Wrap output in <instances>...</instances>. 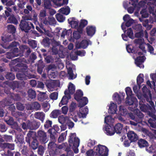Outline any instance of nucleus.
Segmentation results:
<instances>
[{"instance_id":"obj_62","label":"nucleus","mask_w":156,"mask_h":156,"mask_svg":"<svg viewBox=\"0 0 156 156\" xmlns=\"http://www.w3.org/2000/svg\"><path fill=\"white\" fill-rule=\"evenodd\" d=\"M39 16L40 18L42 20L43 18H44L46 16V9H44L41 10L39 14Z\"/></svg>"},{"instance_id":"obj_34","label":"nucleus","mask_w":156,"mask_h":156,"mask_svg":"<svg viewBox=\"0 0 156 156\" xmlns=\"http://www.w3.org/2000/svg\"><path fill=\"white\" fill-rule=\"evenodd\" d=\"M51 2V1L50 0H44L43 4V6L44 7V9H47L51 8L52 5Z\"/></svg>"},{"instance_id":"obj_54","label":"nucleus","mask_w":156,"mask_h":156,"mask_svg":"<svg viewBox=\"0 0 156 156\" xmlns=\"http://www.w3.org/2000/svg\"><path fill=\"white\" fill-rule=\"evenodd\" d=\"M140 14L142 18H146L149 16V14L145 9H142L140 12Z\"/></svg>"},{"instance_id":"obj_53","label":"nucleus","mask_w":156,"mask_h":156,"mask_svg":"<svg viewBox=\"0 0 156 156\" xmlns=\"http://www.w3.org/2000/svg\"><path fill=\"white\" fill-rule=\"evenodd\" d=\"M81 33L80 32L77 28V31H74L73 32V37L76 39H78L80 37V34Z\"/></svg>"},{"instance_id":"obj_47","label":"nucleus","mask_w":156,"mask_h":156,"mask_svg":"<svg viewBox=\"0 0 156 156\" xmlns=\"http://www.w3.org/2000/svg\"><path fill=\"white\" fill-rule=\"evenodd\" d=\"M67 131H66L65 132L62 133L59 136L58 139V142H61L63 141L66 139V136L67 135Z\"/></svg>"},{"instance_id":"obj_42","label":"nucleus","mask_w":156,"mask_h":156,"mask_svg":"<svg viewBox=\"0 0 156 156\" xmlns=\"http://www.w3.org/2000/svg\"><path fill=\"white\" fill-rule=\"evenodd\" d=\"M29 97L31 99H34L35 98L36 94V91L34 90L30 89H29L27 91Z\"/></svg>"},{"instance_id":"obj_51","label":"nucleus","mask_w":156,"mask_h":156,"mask_svg":"<svg viewBox=\"0 0 156 156\" xmlns=\"http://www.w3.org/2000/svg\"><path fill=\"white\" fill-rule=\"evenodd\" d=\"M31 106L33 109L37 110H40L41 108L40 104L37 102H34L32 103Z\"/></svg>"},{"instance_id":"obj_23","label":"nucleus","mask_w":156,"mask_h":156,"mask_svg":"<svg viewBox=\"0 0 156 156\" xmlns=\"http://www.w3.org/2000/svg\"><path fill=\"white\" fill-rule=\"evenodd\" d=\"M117 110V105L114 103H112L110 104L108 112L110 114H114L116 113Z\"/></svg>"},{"instance_id":"obj_25","label":"nucleus","mask_w":156,"mask_h":156,"mask_svg":"<svg viewBox=\"0 0 156 156\" xmlns=\"http://www.w3.org/2000/svg\"><path fill=\"white\" fill-rule=\"evenodd\" d=\"M83 95V92L80 90H78L74 94V98L76 101H79Z\"/></svg>"},{"instance_id":"obj_29","label":"nucleus","mask_w":156,"mask_h":156,"mask_svg":"<svg viewBox=\"0 0 156 156\" xmlns=\"http://www.w3.org/2000/svg\"><path fill=\"white\" fill-rule=\"evenodd\" d=\"M38 140L36 138L34 139L32 141L31 143H30V145H29L33 149H36L39 146V143Z\"/></svg>"},{"instance_id":"obj_41","label":"nucleus","mask_w":156,"mask_h":156,"mask_svg":"<svg viewBox=\"0 0 156 156\" xmlns=\"http://www.w3.org/2000/svg\"><path fill=\"white\" fill-rule=\"evenodd\" d=\"M9 99L18 101L20 100L21 98L19 94L12 93Z\"/></svg>"},{"instance_id":"obj_17","label":"nucleus","mask_w":156,"mask_h":156,"mask_svg":"<svg viewBox=\"0 0 156 156\" xmlns=\"http://www.w3.org/2000/svg\"><path fill=\"white\" fill-rule=\"evenodd\" d=\"M135 121L137 123H140L142 121L144 115L139 110H137L135 114Z\"/></svg>"},{"instance_id":"obj_33","label":"nucleus","mask_w":156,"mask_h":156,"mask_svg":"<svg viewBox=\"0 0 156 156\" xmlns=\"http://www.w3.org/2000/svg\"><path fill=\"white\" fill-rule=\"evenodd\" d=\"M61 111L58 110H55L53 111L50 114V117L51 118H57L61 114Z\"/></svg>"},{"instance_id":"obj_9","label":"nucleus","mask_w":156,"mask_h":156,"mask_svg":"<svg viewBox=\"0 0 156 156\" xmlns=\"http://www.w3.org/2000/svg\"><path fill=\"white\" fill-rule=\"evenodd\" d=\"M19 51L18 48H12L10 51L5 54L6 57L9 59H11L15 57L18 56H19V54H18Z\"/></svg>"},{"instance_id":"obj_11","label":"nucleus","mask_w":156,"mask_h":156,"mask_svg":"<svg viewBox=\"0 0 156 156\" xmlns=\"http://www.w3.org/2000/svg\"><path fill=\"white\" fill-rule=\"evenodd\" d=\"M9 109L11 111V114L12 116L16 118L19 119L20 116L23 115V113L21 112L15 111V106L14 105L11 106L9 107Z\"/></svg>"},{"instance_id":"obj_14","label":"nucleus","mask_w":156,"mask_h":156,"mask_svg":"<svg viewBox=\"0 0 156 156\" xmlns=\"http://www.w3.org/2000/svg\"><path fill=\"white\" fill-rule=\"evenodd\" d=\"M7 22L9 23H13L15 25H17L19 23L17 16L13 14H11L8 18Z\"/></svg>"},{"instance_id":"obj_10","label":"nucleus","mask_w":156,"mask_h":156,"mask_svg":"<svg viewBox=\"0 0 156 156\" xmlns=\"http://www.w3.org/2000/svg\"><path fill=\"white\" fill-rule=\"evenodd\" d=\"M146 59L144 55L137 57L135 59V64L137 67L140 68H143L144 66L143 63Z\"/></svg>"},{"instance_id":"obj_26","label":"nucleus","mask_w":156,"mask_h":156,"mask_svg":"<svg viewBox=\"0 0 156 156\" xmlns=\"http://www.w3.org/2000/svg\"><path fill=\"white\" fill-rule=\"evenodd\" d=\"M54 131L55 130L53 129L50 128L48 130V132L50 134V139L53 141H56V133L54 132Z\"/></svg>"},{"instance_id":"obj_20","label":"nucleus","mask_w":156,"mask_h":156,"mask_svg":"<svg viewBox=\"0 0 156 156\" xmlns=\"http://www.w3.org/2000/svg\"><path fill=\"white\" fill-rule=\"evenodd\" d=\"M34 133V132L30 131L27 135V136L25 138V141L29 145H30L31 141L33 140L34 138H36L33 136V134Z\"/></svg>"},{"instance_id":"obj_44","label":"nucleus","mask_w":156,"mask_h":156,"mask_svg":"<svg viewBox=\"0 0 156 156\" xmlns=\"http://www.w3.org/2000/svg\"><path fill=\"white\" fill-rule=\"evenodd\" d=\"M19 87V83L17 81H14L12 83L11 88L13 90L17 91Z\"/></svg>"},{"instance_id":"obj_52","label":"nucleus","mask_w":156,"mask_h":156,"mask_svg":"<svg viewBox=\"0 0 156 156\" xmlns=\"http://www.w3.org/2000/svg\"><path fill=\"white\" fill-rule=\"evenodd\" d=\"M16 106L17 109L20 111H23L25 108L23 104L19 102L16 103Z\"/></svg>"},{"instance_id":"obj_21","label":"nucleus","mask_w":156,"mask_h":156,"mask_svg":"<svg viewBox=\"0 0 156 156\" xmlns=\"http://www.w3.org/2000/svg\"><path fill=\"white\" fill-rule=\"evenodd\" d=\"M88 44L87 40H83L80 42L77 43L76 44V47L77 48H86Z\"/></svg>"},{"instance_id":"obj_7","label":"nucleus","mask_w":156,"mask_h":156,"mask_svg":"<svg viewBox=\"0 0 156 156\" xmlns=\"http://www.w3.org/2000/svg\"><path fill=\"white\" fill-rule=\"evenodd\" d=\"M137 99L134 97L132 96L129 97H127L125 103L126 105H132V109L131 110H134L137 106Z\"/></svg>"},{"instance_id":"obj_61","label":"nucleus","mask_w":156,"mask_h":156,"mask_svg":"<svg viewBox=\"0 0 156 156\" xmlns=\"http://www.w3.org/2000/svg\"><path fill=\"white\" fill-rule=\"evenodd\" d=\"M126 34L129 38L131 39L133 38V31L131 28L127 29Z\"/></svg>"},{"instance_id":"obj_19","label":"nucleus","mask_w":156,"mask_h":156,"mask_svg":"<svg viewBox=\"0 0 156 156\" xmlns=\"http://www.w3.org/2000/svg\"><path fill=\"white\" fill-rule=\"evenodd\" d=\"M88 23L87 21L85 20H81L79 23L78 30L80 33H82L83 28Z\"/></svg>"},{"instance_id":"obj_36","label":"nucleus","mask_w":156,"mask_h":156,"mask_svg":"<svg viewBox=\"0 0 156 156\" xmlns=\"http://www.w3.org/2000/svg\"><path fill=\"white\" fill-rule=\"evenodd\" d=\"M5 76V78L8 80H13L15 79V74L11 72H6Z\"/></svg>"},{"instance_id":"obj_12","label":"nucleus","mask_w":156,"mask_h":156,"mask_svg":"<svg viewBox=\"0 0 156 156\" xmlns=\"http://www.w3.org/2000/svg\"><path fill=\"white\" fill-rule=\"evenodd\" d=\"M16 67L20 68V71L22 73H28L27 72L29 70L28 66L25 64H23L22 62L19 63L17 64L15 66L14 68L15 71H17V70L15 68Z\"/></svg>"},{"instance_id":"obj_64","label":"nucleus","mask_w":156,"mask_h":156,"mask_svg":"<svg viewBox=\"0 0 156 156\" xmlns=\"http://www.w3.org/2000/svg\"><path fill=\"white\" fill-rule=\"evenodd\" d=\"M125 91L126 95L127 97H129L132 96V91L130 87H127L125 89Z\"/></svg>"},{"instance_id":"obj_43","label":"nucleus","mask_w":156,"mask_h":156,"mask_svg":"<svg viewBox=\"0 0 156 156\" xmlns=\"http://www.w3.org/2000/svg\"><path fill=\"white\" fill-rule=\"evenodd\" d=\"M143 75L141 74H140L137 76L136 79V82L138 86H140L142 83L143 82Z\"/></svg>"},{"instance_id":"obj_5","label":"nucleus","mask_w":156,"mask_h":156,"mask_svg":"<svg viewBox=\"0 0 156 156\" xmlns=\"http://www.w3.org/2000/svg\"><path fill=\"white\" fill-rule=\"evenodd\" d=\"M96 156H108V149L105 146L99 144L97 146L94 147Z\"/></svg>"},{"instance_id":"obj_50","label":"nucleus","mask_w":156,"mask_h":156,"mask_svg":"<svg viewBox=\"0 0 156 156\" xmlns=\"http://www.w3.org/2000/svg\"><path fill=\"white\" fill-rule=\"evenodd\" d=\"M28 44L32 48H35L37 47V42L36 40H31L29 41Z\"/></svg>"},{"instance_id":"obj_59","label":"nucleus","mask_w":156,"mask_h":156,"mask_svg":"<svg viewBox=\"0 0 156 156\" xmlns=\"http://www.w3.org/2000/svg\"><path fill=\"white\" fill-rule=\"evenodd\" d=\"M133 28L135 30V32L142 31V26L141 24L135 25L133 27Z\"/></svg>"},{"instance_id":"obj_60","label":"nucleus","mask_w":156,"mask_h":156,"mask_svg":"<svg viewBox=\"0 0 156 156\" xmlns=\"http://www.w3.org/2000/svg\"><path fill=\"white\" fill-rule=\"evenodd\" d=\"M66 117H65L63 115L59 116L58 118V120L59 123L61 124H63L66 121Z\"/></svg>"},{"instance_id":"obj_38","label":"nucleus","mask_w":156,"mask_h":156,"mask_svg":"<svg viewBox=\"0 0 156 156\" xmlns=\"http://www.w3.org/2000/svg\"><path fill=\"white\" fill-rule=\"evenodd\" d=\"M41 44L44 47L48 48L50 44V39L48 37L44 38L43 39Z\"/></svg>"},{"instance_id":"obj_30","label":"nucleus","mask_w":156,"mask_h":156,"mask_svg":"<svg viewBox=\"0 0 156 156\" xmlns=\"http://www.w3.org/2000/svg\"><path fill=\"white\" fill-rule=\"evenodd\" d=\"M48 97V95L45 93L40 92L38 94V99L40 101H43L44 100L47 99Z\"/></svg>"},{"instance_id":"obj_32","label":"nucleus","mask_w":156,"mask_h":156,"mask_svg":"<svg viewBox=\"0 0 156 156\" xmlns=\"http://www.w3.org/2000/svg\"><path fill=\"white\" fill-rule=\"evenodd\" d=\"M138 144L139 147L140 148L147 147L148 145V143L147 141L142 139L139 140Z\"/></svg>"},{"instance_id":"obj_1","label":"nucleus","mask_w":156,"mask_h":156,"mask_svg":"<svg viewBox=\"0 0 156 156\" xmlns=\"http://www.w3.org/2000/svg\"><path fill=\"white\" fill-rule=\"evenodd\" d=\"M143 92L142 96L144 98L143 99L142 97L138 96L140 99L139 101V108L140 109L144 112H149V116L151 117L149 119L148 122L150 126L152 128L156 127V115L152 113H151L149 110L154 112L156 110L155 106L152 101V95L151 92L147 88L144 89V87L142 88Z\"/></svg>"},{"instance_id":"obj_13","label":"nucleus","mask_w":156,"mask_h":156,"mask_svg":"<svg viewBox=\"0 0 156 156\" xmlns=\"http://www.w3.org/2000/svg\"><path fill=\"white\" fill-rule=\"evenodd\" d=\"M127 137L131 142H135L138 139L137 135L133 131H129L127 133Z\"/></svg>"},{"instance_id":"obj_24","label":"nucleus","mask_w":156,"mask_h":156,"mask_svg":"<svg viewBox=\"0 0 156 156\" xmlns=\"http://www.w3.org/2000/svg\"><path fill=\"white\" fill-rule=\"evenodd\" d=\"M45 116V114L43 112H36L34 114L35 118L40 120L42 122H44Z\"/></svg>"},{"instance_id":"obj_46","label":"nucleus","mask_w":156,"mask_h":156,"mask_svg":"<svg viewBox=\"0 0 156 156\" xmlns=\"http://www.w3.org/2000/svg\"><path fill=\"white\" fill-rule=\"evenodd\" d=\"M69 93L73 94L75 91V88L74 84L70 82L69 83L68 87Z\"/></svg>"},{"instance_id":"obj_45","label":"nucleus","mask_w":156,"mask_h":156,"mask_svg":"<svg viewBox=\"0 0 156 156\" xmlns=\"http://www.w3.org/2000/svg\"><path fill=\"white\" fill-rule=\"evenodd\" d=\"M59 10L60 12L66 15H68L70 12V9L69 7L68 8H62Z\"/></svg>"},{"instance_id":"obj_15","label":"nucleus","mask_w":156,"mask_h":156,"mask_svg":"<svg viewBox=\"0 0 156 156\" xmlns=\"http://www.w3.org/2000/svg\"><path fill=\"white\" fill-rule=\"evenodd\" d=\"M69 23L71 25L72 28H76L78 27V21H76L75 17L69 18L68 20Z\"/></svg>"},{"instance_id":"obj_31","label":"nucleus","mask_w":156,"mask_h":156,"mask_svg":"<svg viewBox=\"0 0 156 156\" xmlns=\"http://www.w3.org/2000/svg\"><path fill=\"white\" fill-rule=\"evenodd\" d=\"M122 127L123 125L121 123L117 124L115 126H114L115 133H116L117 134L121 133Z\"/></svg>"},{"instance_id":"obj_22","label":"nucleus","mask_w":156,"mask_h":156,"mask_svg":"<svg viewBox=\"0 0 156 156\" xmlns=\"http://www.w3.org/2000/svg\"><path fill=\"white\" fill-rule=\"evenodd\" d=\"M86 29L87 34L88 36H93L96 31V27L92 26H87Z\"/></svg>"},{"instance_id":"obj_8","label":"nucleus","mask_w":156,"mask_h":156,"mask_svg":"<svg viewBox=\"0 0 156 156\" xmlns=\"http://www.w3.org/2000/svg\"><path fill=\"white\" fill-rule=\"evenodd\" d=\"M16 77L17 79L20 80H24L28 79L35 78L36 76L34 75L28 73H22L16 74Z\"/></svg>"},{"instance_id":"obj_57","label":"nucleus","mask_w":156,"mask_h":156,"mask_svg":"<svg viewBox=\"0 0 156 156\" xmlns=\"http://www.w3.org/2000/svg\"><path fill=\"white\" fill-rule=\"evenodd\" d=\"M76 108V104L73 102H72L69 107V112H73L75 110Z\"/></svg>"},{"instance_id":"obj_37","label":"nucleus","mask_w":156,"mask_h":156,"mask_svg":"<svg viewBox=\"0 0 156 156\" xmlns=\"http://www.w3.org/2000/svg\"><path fill=\"white\" fill-rule=\"evenodd\" d=\"M113 100L118 104H120L122 101V98L119 94L117 93H114L113 96Z\"/></svg>"},{"instance_id":"obj_27","label":"nucleus","mask_w":156,"mask_h":156,"mask_svg":"<svg viewBox=\"0 0 156 156\" xmlns=\"http://www.w3.org/2000/svg\"><path fill=\"white\" fill-rule=\"evenodd\" d=\"M79 102V107L80 108H82L88 103V99L86 97H83L80 99Z\"/></svg>"},{"instance_id":"obj_55","label":"nucleus","mask_w":156,"mask_h":156,"mask_svg":"<svg viewBox=\"0 0 156 156\" xmlns=\"http://www.w3.org/2000/svg\"><path fill=\"white\" fill-rule=\"evenodd\" d=\"M7 153L8 156H20V154L18 152H15V151L12 152L10 150H8Z\"/></svg>"},{"instance_id":"obj_35","label":"nucleus","mask_w":156,"mask_h":156,"mask_svg":"<svg viewBox=\"0 0 156 156\" xmlns=\"http://www.w3.org/2000/svg\"><path fill=\"white\" fill-rule=\"evenodd\" d=\"M127 51L129 53H132L136 54L137 53V50L135 49L134 46L131 45H128L126 46Z\"/></svg>"},{"instance_id":"obj_18","label":"nucleus","mask_w":156,"mask_h":156,"mask_svg":"<svg viewBox=\"0 0 156 156\" xmlns=\"http://www.w3.org/2000/svg\"><path fill=\"white\" fill-rule=\"evenodd\" d=\"M105 130L106 134L108 135L111 136L115 133L113 125H108L106 126Z\"/></svg>"},{"instance_id":"obj_6","label":"nucleus","mask_w":156,"mask_h":156,"mask_svg":"<svg viewBox=\"0 0 156 156\" xmlns=\"http://www.w3.org/2000/svg\"><path fill=\"white\" fill-rule=\"evenodd\" d=\"M37 139L41 144H45L48 141V136L44 131L39 130L37 132Z\"/></svg>"},{"instance_id":"obj_16","label":"nucleus","mask_w":156,"mask_h":156,"mask_svg":"<svg viewBox=\"0 0 156 156\" xmlns=\"http://www.w3.org/2000/svg\"><path fill=\"white\" fill-rule=\"evenodd\" d=\"M45 62L47 64L53 63L54 61V58L51 55H47V53L42 54Z\"/></svg>"},{"instance_id":"obj_28","label":"nucleus","mask_w":156,"mask_h":156,"mask_svg":"<svg viewBox=\"0 0 156 156\" xmlns=\"http://www.w3.org/2000/svg\"><path fill=\"white\" fill-rule=\"evenodd\" d=\"M119 112L121 115L127 116L128 113V110L125 107L121 105L119 107Z\"/></svg>"},{"instance_id":"obj_4","label":"nucleus","mask_w":156,"mask_h":156,"mask_svg":"<svg viewBox=\"0 0 156 156\" xmlns=\"http://www.w3.org/2000/svg\"><path fill=\"white\" fill-rule=\"evenodd\" d=\"M21 125L23 129H28L31 130H35L40 127L41 123L40 122L35 120L32 121L28 120L25 122H23Z\"/></svg>"},{"instance_id":"obj_58","label":"nucleus","mask_w":156,"mask_h":156,"mask_svg":"<svg viewBox=\"0 0 156 156\" xmlns=\"http://www.w3.org/2000/svg\"><path fill=\"white\" fill-rule=\"evenodd\" d=\"M37 153L38 154L42 155L44 152L45 148L42 145H40L38 146Z\"/></svg>"},{"instance_id":"obj_56","label":"nucleus","mask_w":156,"mask_h":156,"mask_svg":"<svg viewBox=\"0 0 156 156\" xmlns=\"http://www.w3.org/2000/svg\"><path fill=\"white\" fill-rule=\"evenodd\" d=\"M52 124V121H51L49 120H47L44 125V129H48L51 127Z\"/></svg>"},{"instance_id":"obj_3","label":"nucleus","mask_w":156,"mask_h":156,"mask_svg":"<svg viewBox=\"0 0 156 156\" xmlns=\"http://www.w3.org/2000/svg\"><path fill=\"white\" fill-rule=\"evenodd\" d=\"M30 20L28 17H25L23 20H21L19 24V27L22 31L28 33L32 28L33 29L34 28V25L29 21Z\"/></svg>"},{"instance_id":"obj_49","label":"nucleus","mask_w":156,"mask_h":156,"mask_svg":"<svg viewBox=\"0 0 156 156\" xmlns=\"http://www.w3.org/2000/svg\"><path fill=\"white\" fill-rule=\"evenodd\" d=\"M56 17L57 21L60 22H62L65 20V17L60 13H57L56 15Z\"/></svg>"},{"instance_id":"obj_2","label":"nucleus","mask_w":156,"mask_h":156,"mask_svg":"<svg viewBox=\"0 0 156 156\" xmlns=\"http://www.w3.org/2000/svg\"><path fill=\"white\" fill-rule=\"evenodd\" d=\"M68 142L70 148L74 150L75 153H77L78 149L77 148L79 145L80 140L76 137L75 133H71L69 136Z\"/></svg>"},{"instance_id":"obj_63","label":"nucleus","mask_w":156,"mask_h":156,"mask_svg":"<svg viewBox=\"0 0 156 156\" xmlns=\"http://www.w3.org/2000/svg\"><path fill=\"white\" fill-rule=\"evenodd\" d=\"M86 156H96L94 150V151L92 149L88 150L86 152Z\"/></svg>"},{"instance_id":"obj_40","label":"nucleus","mask_w":156,"mask_h":156,"mask_svg":"<svg viewBox=\"0 0 156 156\" xmlns=\"http://www.w3.org/2000/svg\"><path fill=\"white\" fill-rule=\"evenodd\" d=\"M70 98H68V97L66 96H64L59 104V106H61L63 105L67 104L69 102V100Z\"/></svg>"},{"instance_id":"obj_48","label":"nucleus","mask_w":156,"mask_h":156,"mask_svg":"<svg viewBox=\"0 0 156 156\" xmlns=\"http://www.w3.org/2000/svg\"><path fill=\"white\" fill-rule=\"evenodd\" d=\"M6 148L9 149V150L10 151L14 150L15 149V144L14 143H5V148Z\"/></svg>"},{"instance_id":"obj_39","label":"nucleus","mask_w":156,"mask_h":156,"mask_svg":"<svg viewBox=\"0 0 156 156\" xmlns=\"http://www.w3.org/2000/svg\"><path fill=\"white\" fill-rule=\"evenodd\" d=\"M8 32L11 34H14L16 33V28L15 26L12 24H9L7 26Z\"/></svg>"}]
</instances>
